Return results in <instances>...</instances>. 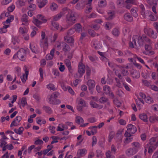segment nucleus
Masks as SVG:
<instances>
[{
	"instance_id": "nucleus-1",
	"label": "nucleus",
	"mask_w": 158,
	"mask_h": 158,
	"mask_svg": "<svg viewBox=\"0 0 158 158\" xmlns=\"http://www.w3.org/2000/svg\"><path fill=\"white\" fill-rule=\"evenodd\" d=\"M75 13L71 10H68V14L66 17V22L69 25L73 24L75 23L76 17Z\"/></svg>"
},
{
	"instance_id": "nucleus-2",
	"label": "nucleus",
	"mask_w": 158,
	"mask_h": 158,
	"mask_svg": "<svg viewBox=\"0 0 158 158\" xmlns=\"http://www.w3.org/2000/svg\"><path fill=\"white\" fill-rule=\"evenodd\" d=\"M132 39L135 45V47L136 48H138L139 47L143 45L144 41L141 36H139L138 37L136 35H134L132 37Z\"/></svg>"
},
{
	"instance_id": "nucleus-3",
	"label": "nucleus",
	"mask_w": 158,
	"mask_h": 158,
	"mask_svg": "<svg viewBox=\"0 0 158 158\" xmlns=\"http://www.w3.org/2000/svg\"><path fill=\"white\" fill-rule=\"evenodd\" d=\"M26 53V51L23 48H21L17 52V54L13 56V58H16L17 57L19 59L22 60L24 58Z\"/></svg>"
},
{
	"instance_id": "nucleus-4",
	"label": "nucleus",
	"mask_w": 158,
	"mask_h": 158,
	"mask_svg": "<svg viewBox=\"0 0 158 158\" xmlns=\"http://www.w3.org/2000/svg\"><path fill=\"white\" fill-rule=\"evenodd\" d=\"M37 19H33L32 22L37 26L42 23V22L38 20L40 19L43 21V22L46 23L47 21V19L44 18V17L41 15H38L37 16Z\"/></svg>"
},
{
	"instance_id": "nucleus-5",
	"label": "nucleus",
	"mask_w": 158,
	"mask_h": 158,
	"mask_svg": "<svg viewBox=\"0 0 158 158\" xmlns=\"http://www.w3.org/2000/svg\"><path fill=\"white\" fill-rule=\"evenodd\" d=\"M85 65L82 63H80L78 66V72L80 74V77H82L85 73Z\"/></svg>"
},
{
	"instance_id": "nucleus-6",
	"label": "nucleus",
	"mask_w": 158,
	"mask_h": 158,
	"mask_svg": "<svg viewBox=\"0 0 158 158\" xmlns=\"http://www.w3.org/2000/svg\"><path fill=\"white\" fill-rule=\"evenodd\" d=\"M27 31V29L25 27H20L19 29V32L23 35L25 40H28L29 39V36L28 35H26Z\"/></svg>"
},
{
	"instance_id": "nucleus-7",
	"label": "nucleus",
	"mask_w": 158,
	"mask_h": 158,
	"mask_svg": "<svg viewBox=\"0 0 158 158\" xmlns=\"http://www.w3.org/2000/svg\"><path fill=\"white\" fill-rule=\"evenodd\" d=\"M22 118L21 116H16L14 121L11 123L10 127L16 126L20 124V122Z\"/></svg>"
},
{
	"instance_id": "nucleus-8",
	"label": "nucleus",
	"mask_w": 158,
	"mask_h": 158,
	"mask_svg": "<svg viewBox=\"0 0 158 158\" xmlns=\"http://www.w3.org/2000/svg\"><path fill=\"white\" fill-rule=\"evenodd\" d=\"M141 10L140 13L141 15L144 18H145L147 15L149 14V12L148 10L145 11V9L143 5L142 4L139 5Z\"/></svg>"
},
{
	"instance_id": "nucleus-9",
	"label": "nucleus",
	"mask_w": 158,
	"mask_h": 158,
	"mask_svg": "<svg viewBox=\"0 0 158 158\" xmlns=\"http://www.w3.org/2000/svg\"><path fill=\"white\" fill-rule=\"evenodd\" d=\"M145 49L146 51L143 52L146 55H152L154 54V52L153 51H151L152 47L150 45L145 44Z\"/></svg>"
},
{
	"instance_id": "nucleus-10",
	"label": "nucleus",
	"mask_w": 158,
	"mask_h": 158,
	"mask_svg": "<svg viewBox=\"0 0 158 158\" xmlns=\"http://www.w3.org/2000/svg\"><path fill=\"white\" fill-rule=\"evenodd\" d=\"M127 128L128 132L131 134L135 133L137 131L135 126L131 124L128 125Z\"/></svg>"
},
{
	"instance_id": "nucleus-11",
	"label": "nucleus",
	"mask_w": 158,
	"mask_h": 158,
	"mask_svg": "<svg viewBox=\"0 0 158 158\" xmlns=\"http://www.w3.org/2000/svg\"><path fill=\"white\" fill-rule=\"evenodd\" d=\"M23 69L25 71V73L23 74L21 76L20 78L22 81L23 83H25L26 81L27 80V77L28 75L29 72L26 70V67H24Z\"/></svg>"
},
{
	"instance_id": "nucleus-12",
	"label": "nucleus",
	"mask_w": 158,
	"mask_h": 158,
	"mask_svg": "<svg viewBox=\"0 0 158 158\" xmlns=\"http://www.w3.org/2000/svg\"><path fill=\"white\" fill-rule=\"evenodd\" d=\"M28 17L26 14H23L21 18V20L22 22V24L25 26L28 25Z\"/></svg>"
},
{
	"instance_id": "nucleus-13",
	"label": "nucleus",
	"mask_w": 158,
	"mask_h": 158,
	"mask_svg": "<svg viewBox=\"0 0 158 158\" xmlns=\"http://www.w3.org/2000/svg\"><path fill=\"white\" fill-rule=\"evenodd\" d=\"M49 102L52 104H58L60 103V101L58 99H56V98H54L53 97L52 98H49Z\"/></svg>"
},
{
	"instance_id": "nucleus-14",
	"label": "nucleus",
	"mask_w": 158,
	"mask_h": 158,
	"mask_svg": "<svg viewBox=\"0 0 158 158\" xmlns=\"http://www.w3.org/2000/svg\"><path fill=\"white\" fill-rule=\"evenodd\" d=\"M87 83L89 87V90H91L95 87V82L93 80H89L87 81Z\"/></svg>"
},
{
	"instance_id": "nucleus-15",
	"label": "nucleus",
	"mask_w": 158,
	"mask_h": 158,
	"mask_svg": "<svg viewBox=\"0 0 158 158\" xmlns=\"http://www.w3.org/2000/svg\"><path fill=\"white\" fill-rule=\"evenodd\" d=\"M152 146V147L155 148L158 146V144L157 143V142H156V138H152L150 140L149 143Z\"/></svg>"
},
{
	"instance_id": "nucleus-16",
	"label": "nucleus",
	"mask_w": 158,
	"mask_h": 158,
	"mask_svg": "<svg viewBox=\"0 0 158 158\" xmlns=\"http://www.w3.org/2000/svg\"><path fill=\"white\" fill-rule=\"evenodd\" d=\"M103 89L104 93L106 95L108 94L111 91L110 87L107 85H106L103 86Z\"/></svg>"
},
{
	"instance_id": "nucleus-17",
	"label": "nucleus",
	"mask_w": 158,
	"mask_h": 158,
	"mask_svg": "<svg viewBox=\"0 0 158 158\" xmlns=\"http://www.w3.org/2000/svg\"><path fill=\"white\" fill-rule=\"evenodd\" d=\"M124 19L128 22H131L133 21L132 16L129 14H126L124 16Z\"/></svg>"
},
{
	"instance_id": "nucleus-18",
	"label": "nucleus",
	"mask_w": 158,
	"mask_h": 158,
	"mask_svg": "<svg viewBox=\"0 0 158 158\" xmlns=\"http://www.w3.org/2000/svg\"><path fill=\"white\" fill-rule=\"evenodd\" d=\"M17 6L20 7L25 5V2L23 0H19L17 1L16 2Z\"/></svg>"
},
{
	"instance_id": "nucleus-19",
	"label": "nucleus",
	"mask_w": 158,
	"mask_h": 158,
	"mask_svg": "<svg viewBox=\"0 0 158 158\" xmlns=\"http://www.w3.org/2000/svg\"><path fill=\"white\" fill-rule=\"evenodd\" d=\"M139 117L141 120L143 121L144 122H147L148 121L147 116L145 114L143 113L139 114Z\"/></svg>"
},
{
	"instance_id": "nucleus-20",
	"label": "nucleus",
	"mask_w": 158,
	"mask_h": 158,
	"mask_svg": "<svg viewBox=\"0 0 158 158\" xmlns=\"http://www.w3.org/2000/svg\"><path fill=\"white\" fill-rule=\"evenodd\" d=\"M74 29L75 31L78 32L82 31L81 26L80 23H77L75 25Z\"/></svg>"
},
{
	"instance_id": "nucleus-21",
	"label": "nucleus",
	"mask_w": 158,
	"mask_h": 158,
	"mask_svg": "<svg viewBox=\"0 0 158 158\" xmlns=\"http://www.w3.org/2000/svg\"><path fill=\"white\" fill-rule=\"evenodd\" d=\"M108 14L109 16L107 19L108 20L112 19L114 17L115 12L114 11H110Z\"/></svg>"
},
{
	"instance_id": "nucleus-22",
	"label": "nucleus",
	"mask_w": 158,
	"mask_h": 158,
	"mask_svg": "<svg viewBox=\"0 0 158 158\" xmlns=\"http://www.w3.org/2000/svg\"><path fill=\"white\" fill-rule=\"evenodd\" d=\"M23 127H21L18 129H15L14 131L17 134L21 135L23 133Z\"/></svg>"
},
{
	"instance_id": "nucleus-23",
	"label": "nucleus",
	"mask_w": 158,
	"mask_h": 158,
	"mask_svg": "<svg viewBox=\"0 0 158 158\" xmlns=\"http://www.w3.org/2000/svg\"><path fill=\"white\" fill-rule=\"evenodd\" d=\"M86 151V150L85 149H81L79 150L77 153V155H78V154H79L80 156H78L77 158H80L81 157V156H82L83 155H84L85 152Z\"/></svg>"
},
{
	"instance_id": "nucleus-24",
	"label": "nucleus",
	"mask_w": 158,
	"mask_h": 158,
	"mask_svg": "<svg viewBox=\"0 0 158 158\" xmlns=\"http://www.w3.org/2000/svg\"><path fill=\"white\" fill-rule=\"evenodd\" d=\"M7 142L3 139L0 140V147L2 148L6 147L7 145Z\"/></svg>"
},
{
	"instance_id": "nucleus-25",
	"label": "nucleus",
	"mask_w": 158,
	"mask_h": 158,
	"mask_svg": "<svg viewBox=\"0 0 158 158\" xmlns=\"http://www.w3.org/2000/svg\"><path fill=\"white\" fill-rule=\"evenodd\" d=\"M13 146L11 144L10 145H7L6 147H5L3 148L2 151H5L6 149H8V150H10L13 149Z\"/></svg>"
},
{
	"instance_id": "nucleus-26",
	"label": "nucleus",
	"mask_w": 158,
	"mask_h": 158,
	"mask_svg": "<svg viewBox=\"0 0 158 158\" xmlns=\"http://www.w3.org/2000/svg\"><path fill=\"white\" fill-rule=\"evenodd\" d=\"M43 109L48 113L51 114L52 112V110L49 107L44 106L43 107Z\"/></svg>"
},
{
	"instance_id": "nucleus-27",
	"label": "nucleus",
	"mask_w": 158,
	"mask_h": 158,
	"mask_svg": "<svg viewBox=\"0 0 158 158\" xmlns=\"http://www.w3.org/2000/svg\"><path fill=\"white\" fill-rule=\"evenodd\" d=\"M63 15V14L62 13H60L54 17L53 18V20L55 21L58 20Z\"/></svg>"
},
{
	"instance_id": "nucleus-28",
	"label": "nucleus",
	"mask_w": 158,
	"mask_h": 158,
	"mask_svg": "<svg viewBox=\"0 0 158 158\" xmlns=\"http://www.w3.org/2000/svg\"><path fill=\"white\" fill-rule=\"evenodd\" d=\"M108 101V99L104 97L101 98L99 100V101L101 103H104L107 102Z\"/></svg>"
},
{
	"instance_id": "nucleus-29",
	"label": "nucleus",
	"mask_w": 158,
	"mask_h": 158,
	"mask_svg": "<svg viewBox=\"0 0 158 158\" xmlns=\"http://www.w3.org/2000/svg\"><path fill=\"white\" fill-rule=\"evenodd\" d=\"M90 105L94 108H98L100 107L99 105L97 104L94 102H90Z\"/></svg>"
},
{
	"instance_id": "nucleus-30",
	"label": "nucleus",
	"mask_w": 158,
	"mask_h": 158,
	"mask_svg": "<svg viewBox=\"0 0 158 158\" xmlns=\"http://www.w3.org/2000/svg\"><path fill=\"white\" fill-rule=\"evenodd\" d=\"M47 3V0H42V2L39 4L38 6L40 8H41L44 7Z\"/></svg>"
},
{
	"instance_id": "nucleus-31",
	"label": "nucleus",
	"mask_w": 158,
	"mask_h": 158,
	"mask_svg": "<svg viewBox=\"0 0 158 158\" xmlns=\"http://www.w3.org/2000/svg\"><path fill=\"white\" fill-rule=\"evenodd\" d=\"M65 40H67L66 42L68 43H72L74 42V40L71 37H68L67 36L66 37V38L64 37Z\"/></svg>"
},
{
	"instance_id": "nucleus-32",
	"label": "nucleus",
	"mask_w": 158,
	"mask_h": 158,
	"mask_svg": "<svg viewBox=\"0 0 158 158\" xmlns=\"http://www.w3.org/2000/svg\"><path fill=\"white\" fill-rule=\"evenodd\" d=\"M21 103L23 107L24 106L27 104L26 98L25 97H23L22 98Z\"/></svg>"
},
{
	"instance_id": "nucleus-33",
	"label": "nucleus",
	"mask_w": 158,
	"mask_h": 158,
	"mask_svg": "<svg viewBox=\"0 0 158 158\" xmlns=\"http://www.w3.org/2000/svg\"><path fill=\"white\" fill-rule=\"evenodd\" d=\"M14 19V16L13 15L10 16L6 20V22H4V23H10V22L13 20Z\"/></svg>"
},
{
	"instance_id": "nucleus-34",
	"label": "nucleus",
	"mask_w": 158,
	"mask_h": 158,
	"mask_svg": "<svg viewBox=\"0 0 158 158\" xmlns=\"http://www.w3.org/2000/svg\"><path fill=\"white\" fill-rule=\"evenodd\" d=\"M15 8V6L14 5H12L10 6L7 8L8 11L10 12H12Z\"/></svg>"
},
{
	"instance_id": "nucleus-35",
	"label": "nucleus",
	"mask_w": 158,
	"mask_h": 158,
	"mask_svg": "<svg viewBox=\"0 0 158 158\" xmlns=\"http://www.w3.org/2000/svg\"><path fill=\"white\" fill-rule=\"evenodd\" d=\"M112 33L115 36H118L119 34V31L118 29L116 28H115L113 30Z\"/></svg>"
},
{
	"instance_id": "nucleus-36",
	"label": "nucleus",
	"mask_w": 158,
	"mask_h": 158,
	"mask_svg": "<svg viewBox=\"0 0 158 158\" xmlns=\"http://www.w3.org/2000/svg\"><path fill=\"white\" fill-rule=\"evenodd\" d=\"M98 6L100 7H103L106 5V1L104 2V1L101 0L98 3Z\"/></svg>"
},
{
	"instance_id": "nucleus-37",
	"label": "nucleus",
	"mask_w": 158,
	"mask_h": 158,
	"mask_svg": "<svg viewBox=\"0 0 158 158\" xmlns=\"http://www.w3.org/2000/svg\"><path fill=\"white\" fill-rule=\"evenodd\" d=\"M64 47L63 48L65 52L69 51L70 49V48L69 46L65 43H64Z\"/></svg>"
},
{
	"instance_id": "nucleus-38",
	"label": "nucleus",
	"mask_w": 158,
	"mask_h": 158,
	"mask_svg": "<svg viewBox=\"0 0 158 158\" xmlns=\"http://www.w3.org/2000/svg\"><path fill=\"white\" fill-rule=\"evenodd\" d=\"M19 40L18 39V38L16 37L14 38L12 40V43L14 45L16 44V43H19Z\"/></svg>"
},
{
	"instance_id": "nucleus-39",
	"label": "nucleus",
	"mask_w": 158,
	"mask_h": 158,
	"mask_svg": "<svg viewBox=\"0 0 158 158\" xmlns=\"http://www.w3.org/2000/svg\"><path fill=\"white\" fill-rule=\"evenodd\" d=\"M59 95V93L58 92H55L52 93L51 96L52 98L53 97L54 98H56Z\"/></svg>"
},
{
	"instance_id": "nucleus-40",
	"label": "nucleus",
	"mask_w": 158,
	"mask_h": 158,
	"mask_svg": "<svg viewBox=\"0 0 158 158\" xmlns=\"http://www.w3.org/2000/svg\"><path fill=\"white\" fill-rule=\"evenodd\" d=\"M88 32L89 34L92 36H94L95 35V32L93 30L89 29L88 30Z\"/></svg>"
},
{
	"instance_id": "nucleus-41",
	"label": "nucleus",
	"mask_w": 158,
	"mask_h": 158,
	"mask_svg": "<svg viewBox=\"0 0 158 158\" xmlns=\"http://www.w3.org/2000/svg\"><path fill=\"white\" fill-rule=\"evenodd\" d=\"M33 30L31 33V36L32 37H33L35 35L36 33V31L37 30V28L36 27L33 28Z\"/></svg>"
},
{
	"instance_id": "nucleus-42",
	"label": "nucleus",
	"mask_w": 158,
	"mask_h": 158,
	"mask_svg": "<svg viewBox=\"0 0 158 158\" xmlns=\"http://www.w3.org/2000/svg\"><path fill=\"white\" fill-rule=\"evenodd\" d=\"M75 31V30L74 28H71L67 32V34L69 35H71L74 33Z\"/></svg>"
},
{
	"instance_id": "nucleus-43",
	"label": "nucleus",
	"mask_w": 158,
	"mask_h": 158,
	"mask_svg": "<svg viewBox=\"0 0 158 158\" xmlns=\"http://www.w3.org/2000/svg\"><path fill=\"white\" fill-rule=\"evenodd\" d=\"M47 88L50 89V90H52L53 91L56 90V89L54 86V85L52 84H50L47 85Z\"/></svg>"
},
{
	"instance_id": "nucleus-44",
	"label": "nucleus",
	"mask_w": 158,
	"mask_h": 158,
	"mask_svg": "<svg viewBox=\"0 0 158 158\" xmlns=\"http://www.w3.org/2000/svg\"><path fill=\"white\" fill-rule=\"evenodd\" d=\"M131 13L135 17H136L137 16V14L136 10L133 9H132L131 10Z\"/></svg>"
},
{
	"instance_id": "nucleus-45",
	"label": "nucleus",
	"mask_w": 158,
	"mask_h": 158,
	"mask_svg": "<svg viewBox=\"0 0 158 158\" xmlns=\"http://www.w3.org/2000/svg\"><path fill=\"white\" fill-rule=\"evenodd\" d=\"M146 101L148 103H151L153 102V99L149 97H147Z\"/></svg>"
},
{
	"instance_id": "nucleus-46",
	"label": "nucleus",
	"mask_w": 158,
	"mask_h": 158,
	"mask_svg": "<svg viewBox=\"0 0 158 158\" xmlns=\"http://www.w3.org/2000/svg\"><path fill=\"white\" fill-rule=\"evenodd\" d=\"M57 7V5L56 3H52L51 6H50V9L52 10H55L56 9Z\"/></svg>"
},
{
	"instance_id": "nucleus-47",
	"label": "nucleus",
	"mask_w": 158,
	"mask_h": 158,
	"mask_svg": "<svg viewBox=\"0 0 158 158\" xmlns=\"http://www.w3.org/2000/svg\"><path fill=\"white\" fill-rule=\"evenodd\" d=\"M12 0H3L2 4L3 5H6L11 2Z\"/></svg>"
},
{
	"instance_id": "nucleus-48",
	"label": "nucleus",
	"mask_w": 158,
	"mask_h": 158,
	"mask_svg": "<svg viewBox=\"0 0 158 158\" xmlns=\"http://www.w3.org/2000/svg\"><path fill=\"white\" fill-rule=\"evenodd\" d=\"M142 82L143 83L144 85L148 86L150 85V83L148 81L146 80H142Z\"/></svg>"
},
{
	"instance_id": "nucleus-49",
	"label": "nucleus",
	"mask_w": 158,
	"mask_h": 158,
	"mask_svg": "<svg viewBox=\"0 0 158 158\" xmlns=\"http://www.w3.org/2000/svg\"><path fill=\"white\" fill-rule=\"evenodd\" d=\"M43 143V141L42 140L38 139L35 142V144L38 145V144H42Z\"/></svg>"
},
{
	"instance_id": "nucleus-50",
	"label": "nucleus",
	"mask_w": 158,
	"mask_h": 158,
	"mask_svg": "<svg viewBox=\"0 0 158 158\" xmlns=\"http://www.w3.org/2000/svg\"><path fill=\"white\" fill-rule=\"evenodd\" d=\"M121 73L124 76H126L128 75V71L127 70H125L124 69H122Z\"/></svg>"
},
{
	"instance_id": "nucleus-51",
	"label": "nucleus",
	"mask_w": 158,
	"mask_h": 158,
	"mask_svg": "<svg viewBox=\"0 0 158 158\" xmlns=\"http://www.w3.org/2000/svg\"><path fill=\"white\" fill-rule=\"evenodd\" d=\"M151 35L152 37L154 39H156L157 37V33H155L153 30L152 31Z\"/></svg>"
},
{
	"instance_id": "nucleus-52",
	"label": "nucleus",
	"mask_w": 158,
	"mask_h": 158,
	"mask_svg": "<svg viewBox=\"0 0 158 158\" xmlns=\"http://www.w3.org/2000/svg\"><path fill=\"white\" fill-rule=\"evenodd\" d=\"M93 142L92 143V146H93L94 144H96L97 143V139L95 136H94L92 138Z\"/></svg>"
},
{
	"instance_id": "nucleus-53",
	"label": "nucleus",
	"mask_w": 158,
	"mask_h": 158,
	"mask_svg": "<svg viewBox=\"0 0 158 158\" xmlns=\"http://www.w3.org/2000/svg\"><path fill=\"white\" fill-rule=\"evenodd\" d=\"M11 52V50L9 48H7L6 49L4 52V53L7 55H10V53Z\"/></svg>"
},
{
	"instance_id": "nucleus-54",
	"label": "nucleus",
	"mask_w": 158,
	"mask_h": 158,
	"mask_svg": "<svg viewBox=\"0 0 158 158\" xmlns=\"http://www.w3.org/2000/svg\"><path fill=\"white\" fill-rule=\"evenodd\" d=\"M79 104L82 105V106H85V101L82 99H80L79 102Z\"/></svg>"
},
{
	"instance_id": "nucleus-55",
	"label": "nucleus",
	"mask_w": 158,
	"mask_h": 158,
	"mask_svg": "<svg viewBox=\"0 0 158 158\" xmlns=\"http://www.w3.org/2000/svg\"><path fill=\"white\" fill-rule=\"evenodd\" d=\"M52 25L56 29H57L59 27V25L55 22H52Z\"/></svg>"
},
{
	"instance_id": "nucleus-56",
	"label": "nucleus",
	"mask_w": 158,
	"mask_h": 158,
	"mask_svg": "<svg viewBox=\"0 0 158 158\" xmlns=\"http://www.w3.org/2000/svg\"><path fill=\"white\" fill-rule=\"evenodd\" d=\"M30 48L33 52H34L35 53H37L38 52L37 49L35 47V46H34L33 48L32 47L31 48Z\"/></svg>"
},
{
	"instance_id": "nucleus-57",
	"label": "nucleus",
	"mask_w": 158,
	"mask_h": 158,
	"mask_svg": "<svg viewBox=\"0 0 158 158\" xmlns=\"http://www.w3.org/2000/svg\"><path fill=\"white\" fill-rule=\"evenodd\" d=\"M90 69L88 66H86V73L87 76H89L90 74Z\"/></svg>"
},
{
	"instance_id": "nucleus-58",
	"label": "nucleus",
	"mask_w": 158,
	"mask_h": 158,
	"mask_svg": "<svg viewBox=\"0 0 158 158\" xmlns=\"http://www.w3.org/2000/svg\"><path fill=\"white\" fill-rule=\"evenodd\" d=\"M151 88L152 89L156 91H158V87L154 85H152L151 86Z\"/></svg>"
},
{
	"instance_id": "nucleus-59",
	"label": "nucleus",
	"mask_w": 158,
	"mask_h": 158,
	"mask_svg": "<svg viewBox=\"0 0 158 158\" xmlns=\"http://www.w3.org/2000/svg\"><path fill=\"white\" fill-rule=\"evenodd\" d=\"M6 79L9 81H11L13 80V77L10 74L7 75L6 76Z\"/></svg>"
},
{
	"instance_id": "nucleus-60",
	"label": "nucleus",
	"mask_w": 158,
	"mask_h": 158,
	"mask_svg": "<svg viewBox=\"0 0 158 158\" xmlns=\"http://www.w3.org/2000/svg\"><path fill=\"white\" fill-rule=\"evenodd\" d=\"M7 29L2 27L0 29V33L1 34L5 33L7 32Z\"/></svg>"
},
{
	"instance_id": "nucleus-61",
	"label": "nucleus",
	"mask_w": 158,
	"mask_h": 158,
	"mask_svg": "<svg viewBox=\"0 0 158 158\" xmlns=\"http://www.w3.org/2000/svg\"><path fill=\"white\" fill-rule=\"evenodd\" d=\"M15 70L18 75H20L21 73V69L19 67L15 68Z\"/></svg>"
},
{
	"instance_id": "nucleus-62",
	"label": "nucleus",
	"mask_w": 158,
	"mask_h": 158,
	"mask_svg": "<svg viewBox=\"0 0 158 158\" xmlns=\"http://www.w3.org/2000/svg\"><path fill=\"white\" fill-rule=\"evenodd\" d=\"M50 129L51 130V132L52 134H54L55 132V130L56 129V127L54 126H50L49 127Z\"/></svg>"
},
{
	"instance_id": "nucleus-63",
	"label": "nucleus",
	"mask_w": 158,
	"mask_h": 158,
	"mask_svg": "<svg viewBox=\"0 0 158 158\" xmlns=\"http://www.w3.org/2000/svg\"><path fill=\"white\" fill-rule=\"evenodd\" d=\"M119 123L121 125H125L126 124V121L123 119H121L119 120Z\"/></svg>"
},
{
	"instance_id": "nucleus-64",
	"label": "nucleus",
	"mask_w": 158,
	"mask_h": 158,
	"mask_svg": "<svg viewBox=\"0 0 158 158\" xmlns=\"http://www.w3.org/2000/svg\"><path fill=\"white\" fill-rule=\"evenodd\" d=\"M152 108L156 111H158V105L154 104L152 106Z\"/></svg>"
}]
</instances>
